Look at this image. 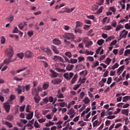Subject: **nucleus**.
Listing matches in <instances>:
<instances>
[{"instance_id":"10","label":"nucleus","mask_w":130,"mask_h":130,"mask_svg":"<svg viewBox=\"0 0 130 130\" xmlns=\"http://www.w3.org/2000/svg\"><path fill=\"white\" fill-rule=\"evenodd\" d=\"M61 83V79L60 78H56L54 79H53L51 81V83L53 84V85H57Z\"/></svg>"},{"instance_id":"60","label":"nucleus","mask_w":130,"mask_h":130,"mask_svg":"<svg viewBox=\"0 0 130 130\" xmlns=\"http://www.w3.org/2000/svg\"><path fill=\"white\" fill-rule=\"evenodd\" d=\"M111 29H112L111 25H108L105 27V29L107 30H111Z\"/></svg>"},{"instance_id":"56","label":"nucleus","mask_w":130,"mask_h":130,"mask_svg":"<svg viewBox=\"0 0 130 130\" xmlns=\"http://www.w3.org/2000/svg\"><path fill=\"white\" fill-rule=\"evenodd\" d=\"M119 64L117 63H116L114 66H112V70H115V69H117L119 67Z\"/></svg>"},{"instance_id":"1","label":"nucleus","mask_w":130,"mask_h":130,"mask_svg":"<svg viewBox=\"0 0 130 130\" xmlns=\"http://www.w3.org/2000/svg\"><path fill=\"white\" fill-rule=\"evenodd\" d=\"M25 89L27 92L30 90L31 89V86L30 84L26 85V86L18 85L17 87L15 88V91L17 92L18 94H22V92H25Z\"/></svg>"},{"instance_id":"61","label":"nucleus","mask_w":130,"mask_h":130,"mask_svg":"<svg viewBox=\"0 0 130 130\" xmlns=\"http://www.w3.org/2000/svg\"><path fill=\"white\" fill-rule=\"evenodd\" d=\"M14 80H15V81H17V82H20V81H22L23 78H18L17 77H14Z\"/></svg>"},{"instance_id":"29","label":"nucleus","mask_w":130,"mask_h":130,"mask_svg":"<svg viewBox=\"0 0 130 130\" xmlns=\"http://www.w3.org/2000/svg\"><path fill=\"white\" fill-rule=\"evenodd\" d=\"M78 62V59H70L69 63H77Z\"/></svg>"},{"instance_id":"28","label":"nucleus","mask_w":130,"mask_h":130,"mask_svg":"<svg viewBox=\"0 0 130 130\" xmlns=\"http://www.w3.org/2000/svg\"><path fill=\"white\" fill-rule=\"evenodd\" d=\"M73 69H74V65L73 64H69L66 67L67 71H72Z\"/></svg>"},{"instance_id":"15","label":"nucleus","mask_w":130,"mask_h":130,"mask_svg":"<svg viewBox=\"0 0 130 130\" xmlns=\"http://www.w3.org/2000/svg\"><path fill=\"white\" fill-rule=\"evenodd\" d=\"M34 100L35 101V103H39L40 101L41 100V98L39 96V94L38 95H35L34 97Z\"/></svg>"},{"instance_id":"3","label":"nucleus","mask_w":130,"mask_h":130,"mask_svg":"<svg viewBox=\"0 0 130 130\" xmlns=\"http://www.w3.org/2000/svg\"><path fill=\"white\" fill-rule=\"evenodd\" d=\"M64 38H65V39L67 40H71V41H73V40L75 39V36L73 34L66 32L64 34Z\"/></svg>"},{"instance_id":"58","label":"nucleus","mask_w":130,"mask_h":130,"mask_svg":"<svg viewBox=\"0 0 130 130\" xmlns=\"http://www.w3.org/2000/svg\"><path fill=\"white\" fill-rule=\"evenodd\" d=\"M78 58V62H81V61H83V60H85V58H84V57L80 56Z\"/></svg>"},{"instance_id":"12","label":"nucleus","mask_w":130,"mask_h":130,"mask_svg":"<svg viewBox=\"0 0 130 130\" xmlns=\"http://www.w3.org/2000/svg\"><path fill=\"white\" fill-rule=\"evenodd\" d=\"M53 59L54 61H58V60H60V61H63V59L61 57L57 55H54Z\"/></svg>"},{"instance_id":"6","label":"nucleus","mask_w":130,"mask_h":130,"mask_svg":"<svg viewBox=\"0 0 130 130\" xmlns=\"http://www.w3.org/2000/svg\"><path fill=\"white\" fill-rule=\"evenodd\" d=\"M63 77L66 80L70 81V80L74 77V73L70 72L69 74L68 73H64L63 74Z\"/></svg>"},{"instance_id":"33","label":"nucleus","mask_w":130,"mask_h":130,"mask_svg":"<svg viewBox=\"0 0 130 130\" xmlns=\"http://www.w3.org/2000/svg\"><path fill=\"white\" fill-rule=\"evenodd\" d=\"M78 123L80 124V126H85V125H87V123L83 121H79Z\"/></svg>"},{"instance_id":"35","label":"nucleus","mask_w":130,"mask_h":130,"mask_svg":"<svg viewBox=\"0 0 130 130\" xmlns=\"http://www.w3.org/2000/svg\"><path fill=\"white\" fill-rule=\"evenodd\" d=\"M66 10H65L66 13H71L73 12L74 10H75V8H72L71 9L66 8Z\"/></svg>"},{"instance_id":"21","label":"nucleus","mask_w":130,"mask_h":130,"mask_svg":"<svg viewBox=\"0 0 130 130\" xmlns=\"http://www.w3.org/2000/svg\"><path fill=\"white\" fill-rule=\"evenodd\" d=\"M101 123V121L98 120H95L93 123V127H95V126H98V125H100V124Z\"/></svg>"},{"instance_id":"51","label":"nucleus","mask_w":130,"mask_h":130,"mask_svg":"<svg viewBox=\"0 0 130 130\" xmlns=\"http://www.w3.org/2000/svg\"><path fill=\"white\" fill-rule=\"evenodd\" d=\"M59 105L60 107H64V106L67 105V104H66V102H63L62 103H59Z\"/></svg>"},{"instance_id":"36","label":"nucleus","mask_w":130,"mask_h":130,"mask_svg":"<svg viewBox=\"0 0 130 130\" xmlns=\"http://www.w3.org/2000/svg\"><path fill=\"white\" fill-rule=\"evenodd\" d=\"M91 10L93 11H97V10H98V6L96 5H92L91 7Z\"/></svg>"},{"instance_id":"52","label":"nucleus","mask_w":130,"mask_h":130,"mask_svg":"<svg viewBox=\"0 0 130 130\" xmlns=\"http://www.w3.org/2000/svg\"><path fill=\"white\" fill-rule=\"evenodd\" d=\"M79 81H80V82H81L80 85H81V84H84V83H85V82H86V77L83 78L81 80V78H80Z\"/></svg>"},{"instance_id":"38","label":"nucleus","mask_w":130,"mask_h":130,"mask_svg":"<svg viewBox=\"0 0 130 130\" xmlns=\"http://www.w3.org/2000/svg\"><path fill=\"white\" fill-rule=\"evenodd\" d=\"M124 69V66H121L120 68H118L117 70V73H119V72H120L121 73H122Z\"/></svg>"},{"instance_id":"62","label":"nucleus","mask_w":130,"mask_h":130,"mask_svg":"<svg viewBox=\"0 0 130 130\" xmlns=\"http://www.w3.org/2000/svg\"><path fill=\"white\" fill-rule=\"evenodd\" d=\"M27 35L29 37H32V36L34 35L33 31H28L27 32Z\"/></svg>"},{"instance_id":"5","label":"nucleus","mask_w":130,"mask_h":130,"mask_svg":"<svg viewBox=\"0 0 130 130\" xmlns=\"http://www.w3.org/2000/svg\"><path fill=\"white\" fill-rule=\"evenodd\" d=\"M83 42L85 44V47L87 48H89V47H90V46H91L92 44H93V42L89 41V39H88V38H85L83 39Z\"/></svg>"},{"instance_id":"32","label":"nucleus","mask_w":130,"mask_h":130,"mask_svg":"<svg viewBox=\"0 0 130 130\" xmlns=\"http://www.w3.org/2000/svg\"><path fill=\"white\" fill-rule=\"evenodd\" d=\"M105 62V63L108 64V66H109V64H110V63L111 62V59H110L109 57L107 58Z\"/></svg>"},{"instance_id":"46","label":"nucleus","mask_w":130,"mask_h":130,"mask_svg":"<svg viewBox=\"0 0 130 130\" xmlns=\"http://www.w3.org/2000/svg\"><path fill=\"white\" fill-rule=\"evenodd\" d=\"M30 110H31V106L29 105L26 106V112H30Z\"/></svg>"},{"instance_id":"44","label":"nucleus","mask_w":130,"mask_h":130,"mask_svg":"<svg viewBox=\"0 0 130 130\" xmlns=\"http://www.w3.org/2000/svg\"><path fill=\"white\" fill-rule=\"evenodd\" d=\"M25 107V105L19 107V111H20V112H23V111H24Z\"/></svg>"},{"instance_id":"25","label":"nucleus","mask_w":130,"mask_h":130,"mask_svg":"<svg viewBox=\"0 0 130 130\" xmlns=\"http://www.w3.org/2000/svg\"><path fill=\"white\" fill-rule=\"evenodd\" d=\"M128 112H129V111L128 109H123L121 111V113H122V114H124L125 115H126V116L128 115Z\"/></svg>"},{"instance_id":"24","label":"nucleus","mask_w":130,"mask_h":130,"mask_svg":"<svg viewBox=\"0 0 130 130\" xmlns=\"http://www.w3.org/2000/svg\"><path fill=\"white\" fill-rule=\"evenodd\" d=\"M109 22H110V18H109L107 17L104 18L103 19V24H105L106 22L109 23Z\"/></svg>"},{"instance_id":"22","label":"nucleus","mask_w":130,"mask_h":130,"mask_svg":"<svg viewBox=\"0 0 130 130\" xmlns=\"http://www.w3.org/2000/svg\"><path fill=\"white\" fill-rule=\"evenodd\" d=\"M77 79H78V75L76 74L71 80V84H75V83H76V82L77 81Z\"/></svg>"},{"instance_id":"50","label":"nucleus","mask_w":130,"mask_h":130,"mask_svg":"<svg viewBox=\"0 0 130 130\" xmlns=\"http://www.w3.org/2000/svg\"><path fill=\"white\" fill-rule=\"evenodd\" d=\"M26 69H27V68L24 67V68H22V69H19V70H17L16 71V72H17V73L18 74H19V73H21V72H23V71H25V70H26Z\"/></svg>"},{"instance_id":"30","label":"nucleus","mask_w":130,"mask_h":130,"mask_svg":"<svg viewBox=\"0 0 130 130\" xmlns=\"http://www.w3.org/2000/svg\"><path fill=\"white\" fill-rule=\"evenodd\" d=\"M56 71H57L59 73H66V71L64 69H61L59 68H56Z\"/></svg>"},{"instance_id":"13","label":"nucleus","mask_w":130,"mask_h":130,"mask_svg":"<svg viewBox=\"0 0 130 130\" xmlns=\"http://www.w3.org/2000/svg\"><path fill=\"white\" fill-rule=\"evenodd\" d=\"M34 113L32 112H30L29 114H26L25 115L26 116V119H32L33 118V115Z\"/></svg>"},{"instance_id":"57","label":"nucleus","mask_w":130,"mask_h":130,"mask_svg":"<svg viewBox=\"0 0 130 130\" xmlns=\"http://www.w3.org/2000/svg\"><path fill=\"white\" fill-rule=\"evenodd\" d=\"M117 43V41L116 40H113L111 43H110V46H112L113 45H115Z\"/></svg>"},{"instance_id":"59","label":"nucleus","mask_w":130,"mask_h":130,"mask_svg":"<svg viewBox=\"0 0 130 130\" xmlns=\"http://www.w3.org/2000/svg\"><path fill=\"white\" fill-rule=\"evenodd\" d=\"M74 32H75V33L81 34V33H82V30L80 28H77V29H75L74 30Z\"/></svg>"},{"instance_id":"49","label":"nucleus","mask_w":130,"mask_h":130,"mask_svg":"<svg viewBox=\"0 0 130 130\" xmlns=\"http://www.w3.org/2000/svg\"><path fill=\"white\" fill-rule=\"evenodd\" d=\"M34 126H35V127L37 128H40V125H39V123L37 121L35 122Z\"/></svg>"},{"instance_id":"8","label":"nucleus","mask_w":130,"mask_h":130,"mask_svg":"<svg viewBox=\"0 0 130 130\" xmlns=\"http://www.w3.org/2000/svg\"><path fill=\"white\" fill-rule=\"evenodd\" d=\"M10 104L8 102L4 104V107L7 113H9L10 109H11V106H10Z\"/></svg>"},{"instance_id":"54","label":"nucleus","mask_w":130,"mask_h":130,"mask_svg":"<svg viewBox=\"0 0 130 130\" xmlns=\"http://www.w3.org/2000/svg\"><path fill=\"white\" fill-rule=\"evenodd\" d=\"M129 54H130V50L127 49L125 51L124 55H125V56H127V55Z\"/></svg>"},{"instance_id":"23","label":"nucleus","mask_w":130,"mask_h":130,"mask_svg":"<svg viewBox=\"0 0 130 130\" xmlns=\"http://www.w3.org/2000/svg\"><path fill=\"white\" fill-rule=\"evenodd\" d=\"M50 72L51 73L52 75L54 78H57V77H58V74L55 72L54 70H50Z\"/></svg>"},{"instance_id":"19","label":"nucleus","mask_w":130,"mask_h":130,"mask_svg":"<svg viewBox=\"0 0 130 130\" xmlns=\"http://www.w3.org/2000/svg\"><path fill=\"white\" fill-rule=\"evenodd\" d=\"M3 124H4L5 125H7V126L9 127V128L13 127V124H12V123H11L9 121H6L3 122Z\"/></svg>"},{"instance_id":"53","label":"nucleus","mask_w":130,"mask_h":130,"mask_svg":"<svg viewBox=\"0 0 130 130\" xmlns=\"http://www.w3.org/2000/svg\"><path fill=\"white\" fill-rule=\"evenodd\" d=\"M111 82H112V78L109 77L107 83L108 85H110V84H111Z\"/></svg>"},{"instance_id":"16","label":"nucleus","mask_w":130,"mask_h":130,"mask_svg":"<svg viewBox=\"0 0 130 130\" xmlns=\"http://www.w3.org/2000/svg\"><path fill=\"white\" fill-rule=\"evenodd\" d=\"M51 49L53 50V51H54L55 53H56V54H58V53H59V51L57 50L56 47H55L54 45L51 46Z\"/></svg>"},{"instance_id":"48","label":"nucleus","mask_w":130,"mask_h":130,"mask_svg":"<svg viewBox=\"0 0 130 130\" xmlns=\"http://www.w3.org/2000/svg\"><path fill=\"white\" fill-rule=\"evenodd\" d=\"M116 25H117V22H116L115 20H113L112 22L111 26L114 28H115V27H116Z\"/></svg>"},{"instance_id":"39","label":"nucleus","mask_w":130,"mask_h":130,"mask_svg":"<svg viewBox=\"0 0 130 130\" xmlns=\"http://www.w3.org/2000/svg\"><path fill=\"white\" fill-rule=\"evenodd\" d=\"M7 20L8 22H10V23H11V22H13V20H14V16H10L9 17L7 18Z\"/></svg>"},{"instance_id":"14","label":"nucleus","mask_w":130,"mask_h":130,"mask_svg":"<svg viewBox=\"0 0 130 130\" xmlns=\"http://www.w3.org/2000/svg\"><path fill=\"white\" fill-rule=\"evenodd\" d=\"M16 99V95L15 94H11L10 96L9 100H8V102H9L10 104H12V102L14 101Z\"/></svg>"},{"instance_id":"20","label":"nucleus","mask_w":130,"mask_h":130,"mask_svg":"<svg viewBox=\"0 0 130 130\" xmlns=\"http://www.w3.org/2000/svg\"><path fill=\"white\" fill-rule=\"evenodd\" d=\"M57 93V98H64V95L60 92V89H58Z\"/></svg>"},{"instance_id":"40","label":"nucleus","mask_w":130,"mask_h":130,"mask_svg":"<svg viewBox=\"0 0 130 130\" xmlns=\"http://www.w3.org/2000/svg\"><path fill=\"white\" fill-rule=\"evenodd\" d=\"M49 87V84L47 83H45L43 85V90H46V89H48Z\"/></svg>"},{"instance_id":"26","label":"nucleus","mask_w":130,"mask_h":130,"mask_svg":"<svg viewBox=\"0 0 130 130\" xmlns=\"http://www.w3.org/2000/svg\"><path fill=\"white\" fill-rule=\"evenodd\" d=\"M53 43L56 45H58V44H60V41L58 39H54L53 40Z\"/></svg>"},{"instance_id":"2","label":"nucleus","mask_w":130,"mask_h":130,"mask_svg":"<svg viewBox=\"0 0 130 130\" xmlns=\"http://www.w3.org/2000/svg\"><path fill=\"white\" fill-rule=\"evenodd\" d=\"M6 53L8 57L14 56V49L12 46H10L6 50Z\"/></svg>"},{"instance_id":"64","label":"nucleus","mask_w":130,"mask_h":130,"mask_svg":"<svg viewBox=\"0 0 130 130\" xmlns=\"http://www.w3.org/2000/svg\"><path fill=\"white\" fill-rule=\"evenodd\" d=\"M13 33H19V29H18V27H14V29L13 31Z\"/></svg>"},{"instance_id":"11","label":"nucleus","mask_w":130,"mask_h":130,"mask_svg":"<svg viewBox=\"0 0 130 130\" xmlns=\"http://www.w3.org/2000/svg\"><path fill=\"white\" fill-rule=\"evenodd\" d=\"M43 51H44V52H46L48 54V55H51L52 54V53H51V50L49 49V48H45L42 49Z\"/></svg>"},{"instance_id":"4","label":"nucleus","mask_w":130,"mask_h":130,"mask_svg":"<svg viewBox=\"0 0 130 130\" xmlns=\"http://www.w3.org/2000/svg\"><path fill=\"white\" fill-rule=\"evenodd\" d=\"M127 34H128V31H126L125 29L122 30L120 32V35L119 36V39H118V41H119V40H121L122 38H126Z\"/></svg>"},{"instance_id":"9","label":"nucleus","mask_w":130,"mask_h":130,"mask_svg":"<svg viewBox=\"0 0 130 130\" xmlns=\"http://www.w3.org/2000/svg\"><path fill=\"white\" fill-rule=\"evenodd\" d=\"M25 57H26V58H31V57H33L34 56V54H33V53L31 52V51H27L25 53Z\"/></svg>"},{"instance_id":"37","label":"nucleus","mask_w":130,"mask_h":130,"mask_svg":"<svg viewBox=\"0 0 130 130\" xmlns=\"http://www.w3.org/2000/svg\"><path fill=\"white\" fill-rule=\"evenodd\" d=\"M103 43H104V40L103 39L99 40L97 42L98 45H102Z\"/></svg>"},{"instance_id":"27","label":"nucleus","mask_w":130,"mask_h":130,"mask_svg":"<svg viewBox=\"0 0 130 130\" xmlns=\"http://www.w3.org/2000/svg\"><path fill=\"white\" fill-rule=\"evenodd\" d=\"M76 28H80L83 27V23L80 21H76Z\"/></svg>"},{"instance_id":"55","label":"nucleus","mask_w":130,"mask_h":130,"mask_svg":"<svg viewBox=\"0 0 130 130\" xmlns=\"http://www.w3.org/2000/svg\"><path fill=\"white\" fill-rule=\"evenodd\" d=\"M84 96H85V92H81L80 94L79 98L80 99H83L84 98Z\"/></svg>"},{"instance_id":"47","label":"nucleus","mask_w":130,"mask_h":130,"mask_svg":"<svg viewBox=\"0 0 130 130\" xmlns=\"http://www.w3.org/2000/svg\"><path fill=\"white\" fill-rule=\"evenodd\" d=\"M17 56H18L19 58H21V59H23V58L24 57V53H18Z\"/></svg>"},{"instance_id":"34","label":"nucleus","mask_w":130,"mask_h":130,"mask_svg":"<svg viewBox=\"0 0 130 130\" xmlns=\"http://www.w3.org/2000/svg\"><path fill=\"white\" fill-rule=\"evenodd\" d=\"M84 53L85 54H87V55H93L94 54V52L92 51H89L87 50H86Z\"/></svg>"},{"instance_id":"63","label":"nucleus","mask_w":130,"mask_h":130,"mask_svg":"<svg viewBox=\"0 0 130 130\" xmlns=\"http://www.w3.org/2000/svg\"><path fill=\"white\" fill-rule=\"evenodd\" d=\"M48 100H49V102H51V103H52V102H53L54 100V99H53V98L51 96L48 98Z\"/></svg>"},{"instance_id":"45","label":"nucleus","mask_w":130,"mask_h":130,"mask_svg":"<svg viewBox=\"0 0 130 130\" xmlns=\"http://www.w3.org/2000/svg\"><path fill=\"white\" fill-rule=\"evenodd\" d=\"M1 42L2 44H5L6 43V38L5 37H2Z\"/></svg>"},{"instance_id":"7","label":"nucleus","mask_w":130,"mask_h":130,"mask_svg":"<svg viewBox=\"0 0 130 130\" xmlns=\"http://www.w3.org/2000/svg\"><path fill=\"white\" fill-rule=\"evenodd\" d=\"M17 59L15 58L13 60L12 59V57H9L8 58L6 59L3 63L5 64H10L11 62H14Z\"/></svg>"},{"instance_id":"17","label":"nucleus","mask_w":130,"mask_h":130,"mask_svg":"<svg viewBox=\"0 0 130 130\" xmlns=\"http://www.w3.org/2000/svg\"><path fill=\"white\" fill-rule=\"evenodd\" d=\"M83 102L84 103V104H89L90 102H91V100L89 99L88 97H85L83 100Z\"/></svg>"},{"instance_id":"18","label":"nucleus","mask_w":130,"mask_h":130,"mask_svg":"<svg viewBox=\"0 0 130 130\" xmlns=\"http://www.w3.org/2000/svg\"><path fill=\"white\" fill-rule=\"evenodd\" d=\"M31 94L32 95H35V96H38L39 95V91H38V89L35 88L32 90Z\"/></svg>"},{"instance_id":"43","label":"nucleus","mask_w":130,"mask_h":130,"mask_svg":"<svg viewBox=\"0 0 130 130\" xmlns=\"http://www.w3.org/2000/svg\"><path fill=\"white\" fill-rule=\"evenodd\" d=\"M99 66V61H96L95 62V63H93L92 66H91V68H92V69H94V68H96V67Z\"/></svg>"},{"instance_id":"41","label":"nucleus","mask_w":130,"mask_h":130,"mask_svg":"<svg viewBox=\"0 0 130 130\" xmlns=\"http://www.w3.org/2000/svg\"><path fill=\"white\" fill-rule=\"evenodd\" d=\"M80 75H84V77H86L88 75V71L87 70L83 71L80 72Z\"/></svg>"},{"instance_id":"31","label":"nucleus","mask_w":130,"mask_h":130,"mask_svg":"<svg viewBox=\"0 0 130 130\" xmlns=\"http://www.w3.org/2000/svg\"><path fill=\"white\" fill-rule=\"evenodd\" d=\"M65 55H66V56H68L69 58H71V57L73 56V55H72V53L70 51L66 52L65 53Z\"/></svg>"},{"instance_id":"42","label":"nucleus","mask_w":130,"mask_h":130,"mask_svg":"<svg viewBox=\"0 0 130 130\" xmlns=\"http://www.w3.org/2000/svg\"><path fill=\"white\" fill-rule=\"evenodd\" d=\"M87 61H94V58L92 56H88L86 58Z\"/></svg>"}]
</instances>
